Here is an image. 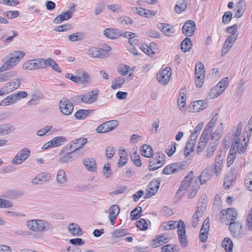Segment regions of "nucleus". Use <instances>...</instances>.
<instances>
[{
  "instance_id": "obj_57",
  "label": "nucleus",
  "mask_w": 252,
  "mask_h": 252,
  "mask_svg": "<svg viewBox=\"0 0 252 252\" xmlns=\"http://www.w3.org/2000/svg\"><path fill=\"white\" fill-rule=\"evenodd\" d=\"M136 226L141 230H146L148 227V224L145 220L143 219H140L139 220L136 222Z\"/></svg>"
},
{
  "instance_id": "obj_9",
  "label": "nucleus",
  "mask_w": 252,
  "mask_h": 252,
  "mask_svg": "<svg viewBox=\"0 0 252 252\" xmlns=\"http://www.w3.org/2000/svg\"><path fill=\"white\" fill-rule=\"evenodd\" d=\"M59 108L63 114L69 115L73 112L74 106L69 100L63 97L60 101Z\"/></svg>"
},
{
  "instance_id": "obj_58",
  "label": "nucleus",
  "mask_w": 252,
  "mask_h": 252,
  "mask_svg": "<svg viewBox=\"0 0 252 252\" xmlns=\"http://www.w3.org/2000/svg\"><path fill=\"white\" fill-rule=\"evenodd\" d=\"M204 101L202 100H197L193 102V109L194 111H199L204 109Z\"/></svg>"
},
{
  "instance_id": "obj_36",
  "label": "nucleus",
  "mask_w": 252,
  "mask_h": 252,
  "mask_svg": "<svg viewBox=\"0 0 252 252\" xmlns=\"http://www.w3.org/2000/svg\"><path fill=\"white\" fill-rule=\"evenodd\" d=\"M14 130V127L8 124L0 125V135H7Z\"/></svg>"
},
{
  "instance_id": "obj_2",
  "label": "nucleus",
  "mask_w": 252,
  "mask_h": 252,
  "mask_svg": "<svg viewBox=\"0 0 252 252\" xmlns=\"http://www.w3.org/2000/svg\"><path fill=\"white\" fill-rule=\"evenodd\" d=\"M23 51H15L8 55L9 59L0 67V72H3L14 67L24 57Z\"/></svg>"
},
{
  "instance_id": "obj_24",
  "label": "nucleus",
  "mask_w": 252,
  "mask_h": 252,
  "mask_svg": "<svg viewBox=\"0 0 252 252\" xmlns=\"http://www.w3.org/2000/svg\"><path fill=\"white\" fill-rule=\"evenodd\" d=\"M73 11V10L69 9L67 11L62 13L55 18L53 22L57 24H60L63 21L70 19L72 16Z\"/></svg>"
},
{
  "instance_id": "obj_42",
  "label": "nucleus",
  "mask_w": 252,
  "mask_h": 252,
  "mask_svg": "<svg viewBox=\"0 0 252 252\" xmlns=\"http://www.w3.org/2000/svg\"><path fill=\"white\" fill-rule=\"evenodd\" d=\"M155 157L157 158H158V160L157 162V164H158V166H157L156 167L154 166V167H152V169H157L160 167L165 163V155L162 153L158 152L155 154Z\"/></svg>"
},
{
  "instance_id": "obj_33",
  "label": "nucleus",
  "mask_w": 252,
  "mask_h": 252,
  "mask_svg": "<svg viewBox=\"0 0 252 252\" xmlns=\"http://www.w3.org/2000/svg\"><path fill=\"white\" fill-rule=\"evenodd\" d=\"M195 143L196 141H193V140L189 139L184 150V153L185 157H188L190 152L194 151Z\"/></svg>"
},
{
  "instance_id": "obj_5",
  "label": "nucleus",
  "mask_w": 252,
  "mask_h": 252,
  "mask_svg": "<svg viewBox=\"0 0 252 252\" xmlns=\"http://www.w3.org/2000/svg\"><path fill=\"white\" fill-rule=\"evenodd\" d=\"M205 70L201 62L196 63L195 68V82L197 87L200 88L204 83Z\"/></svg>"
},
{
  "instance_id": "obj_51",
  "label": "nucleus",
  "mask_w": 252,
  "mask_h": 252,
  "mask_svg": "<svg viewBox=\"0 0 252 252\" xmlns=\"http://www.w3.org/2000/svg\"><path fill=\"white\" fill-rule=\"evenodd\" d=\"M207 200L206 196L203 195L199 199L198 204L197 207L196 211H201L202 208H204V211L206 209Z\"/></svg>"
},
{
  "instance_id": "obj_29",
  "label": "nucleus",
  "mask_w": 252,
  "mask_h": 252,
  "mask_svg": "<svg viewBox=\"0 0 252 252\" xmlns=\"http://www.w3.org/2000/svg\"><path fill=\"white\" fill-rule=\"evenodd\" d=\"M221 246L224 249L225 252H232L233 244L229 238H225L221 242Z\"/></svg>"
},
{
  "instance_id": "obj_27",
  "label": "nucleus",
  "mask_w": 252,
  "mask_h": 252,
  "mask_svg": "<svg viewBox=\"0 0 252 252\" xmlns=\"http://www.w3.org/2000/svg\"><path fill=\"white\" fill-rule=\"evenodd\" d=\"M83 162L88 170L91 172H94L96 171V163L95 161L94 158H89L84 159Z\"/></svg>"
},
{
  "instance_id": "obj_35",
  "label": "nucleus",
  "mask_w": 252,
  "mask_h": 252,
  "mask_svg": "<svg viewBox=\"0 0 252 252\" xmlns=\"http://www.w3.org/2000/svg\"><path fill=\"white\" fill-rule=\"evenodd\" d=\"M125 82V79L121 76L116 77L112 81L111 88L113 90L121 88Z\"/></svg>"
},
{
  "instance_id": "obj_14",
  "label": "nucleus",
  "mask_w": 252,
  "mask_h": 252,
  "mask_svg": "<svg viewBox=\"0 0 252 252\" xmlns=\"http://www.w3.org/2000/svg\"><path fill=\"white\" fill-rule=\"evenodd\" d=\"M172 74L171 69L170 67H166L157 75V79L162 85L167 84Z\"/></svg>"
},
{
  "instance_id": "obj_59",
  "label": "nucleus",
  "mask_w": 252,
  "mask_h": 252,
  "mask_svg": "<svg viewBox=\"0 0 252 252\" xmlns=\"http://www.w3.org/2000/svg\"><path fill=\"white\" fill-rule=\"evenodd\" d=\"M118 21L122 25H131L133 23L132 19L128 17L122 16L118 19Z\"/></svg>"
},
{
  "instance_id": "obj_28",
  "label": "nucleus",
  "mask_w": 252,
  "mask_h": 252,
  "mask_svg": "<svg viewBox=\"0 0 252 252\" xmlns=\"http://www.w3.org/2000/svg\"><path fill=\"white\" fill-rule=\"evenodd\" d=\"M68 229L70 233L74 236H81L82 234V230L79 226L75 223H70Z\"/></svg>"
},
{
  "instance_id": "obj_19",
  "label": "nucleus",
  "mask_w": 252,
  "mask_h": 252,
  "mask_svg": "<svg viewBox=\"0 0 252 252\" xmlns=\"http://www.w3.org/2000/svg\"><path fill=\"white\" fill-rule=\"evenodd\" d=\"M158 28L167 36H172L175 33L174 27L166 23H160L157 25Z\"/></svg>"
},
{
  "instance_id": "obj_46",
  "label": "nucleus",
  "mask_w": 252,
  "mask_h": 252,
  "mask_svg": "<svg viewBox=\"0 0 252 252\" xmlns=\"http://www.w3.org/2000/svg\"><path fill=\"white\" fill-rule=\"evenodd\" d=\"M176 221L170 220L163 222L161 226L165 230H170L175 229L176 228H177V224H176Z\"/></svg>"
},
{
  "instance_id": "obj_52",
  "label": "nucleus",
  "mask_w": 252,
  "mask_h": 252,
  "mask_svg": "<svg viewBox=\"0 0 252 252\" xmlns=\"http://www.w3.org/2000/svg\"><path fill=\"white\" fill-rule=\"evenodd\" d=\"M130 157L131 160L136 166L140 167L141 166L142 162L141 160L140 157L137 153V152H134L131 155Z\"/></svg>"
},
{
  "instance_id": "obj_50",
  "label": "nucleus",
  "mask_w": 252,
  "mask_h": 252,
  "mask_svg": "<svg viewBox=\"0 0 252 252\" xmlns=\"http://www.w3.org/2000/svg\"><path fill=\"white\" fill-rule=\"evenodd\" d=\"M78 73L79 74L78 77V83H81L82 84L87 83L88 82L89 78L88 74L84 71L78 70Z\"/></svg>"
},
{
  "instance_id": "obj_55",
  "label": "nucleus",
  "mask_w": 252,
  "mask_h": 252,
  "mask_svg": "<svg viewBox=\"0 0 252 252\" xmlns=\"http://www.w3.org/2000/svg\"><path fill=\"white\" fill-rule=\"evenodd\" d=\"M242 127V123L240 122L237 126L235 133L234 134V139H242L243 138V142L245 141V138L243 136H241Z\"/></svg>"
},
{
  "instance_id": "obj_11",
  "label": "nucleus",
  "mask_w": 252,
  "mask_h": 252,
  "mask_svg": "<svg viewBox=\"0 0 252 252\" xmlns=\"http://www.w3.org/2000/svg\"><path fill=\"white\" fill-rule=\"evenodd\" d=\"M229 225L231 233L234 238L239 239L243 236V226L241 223L238 221L231 222Z\"/></svg>"
},
{
  "instance_id": "obj_34",
  "label": "nucleus",
  "mask_w": 252,
  "mask_h": 252,
  "mask_svg": "<svg viewBox=\"0 0 252 252\" xmlns=\"http://www.w3.org/2000/svg\"><path fill=\"white\" fill-rule=\"evenodd\" d=\"M228 85V78L225 77L220 81L215 87L220 92L221 94L226 90Z\"/></svg>"
},
{
  "instance_id": "obj_40",
  "label": "nucleus",
  "mask_w": 252,
  "mask_h": 252,
  "mask_svg": "<svg viewBox=\"0 0 252 252\" xmlns=\"http://www.w3.org/2000/svg\"><path fill=\"white\" fill-rule=\"evenodd\" d=\"M17 102L13 94L3 98L0 103L1 106H8Z\"/></svg>"
},
{
  "instance_id": "obj_15",
  "label": "nucleus",
  "mask_w": 252,
  "mask_h": 252,
  "mask_svg": "<svg viewBox=\"0 0 252 252\" xmlns=\"http://www.w3.org/2000/svg\"><path fill=\"white\" fill-rule=\"evenodd\" d=\"M87 142L86 138H79L71 141L67 145V149L72 152H75L81 148Z\"/></svg>"
},
{
  "instance_id": "obj_30",
  "label": "nucleus",
  "mask_w": 252,
  "mask_h": 252,
  "mask_svg": "<svg viewBox=\"0 0 252 252\" xmlns=\"http://www.w3.org/2000/svg\"><path fill=\"white\" fill-rule=\"evenodd\" d=\"M141 151L142 155L145 157L150 158L154 155L152 148L149 145H143L141 148Z\"/></svg>"
},
{
  "instance_id": "obj_23",
  "label": "nucleus",
  "mask_w": 252,
  "mask_h": 252,
  "mask_svg": "<svg viewBox=\"0 0 252 252\" xmlns=\"http://www.w3.org/2000/svg\"><path fill=\"white\" fill-rule=\"evenodd\" d=\"M120 212L119 207L117 205H112L109 209V218L110 223L114 225L115 223V220L117 219V216Z\"/></svg>"
},
{
  "instance_id": "obj_20",
  "label": "nucleus",
  "mask_w": 252,
  "mask_h": 252,
  "mask_svg": "<svg viewBox=\"0 0 252 252\" xmlns=\"http://www.w3.org/2000/svg\"><path fill=\"white\" fill-rule=\"evenodd\" d=\"M103 35L111 39H117L122 35V33L118 29L108 28L103 31Z\"/></svg>"
},
{
  "instance_id": "obj_44",
  "label": "nucleus",
  "mask_w": 252,
  "mask_h": 252,
  "mask_svg": "<svg viewBox=\"0 0 252 252\" xmlns=\"http://www.w3.org/2000/svg\"><path fill=\"white\" fill-rule=\"evenodd\" d=\"M84 34L82 32L73 33L68 36V39L72 42L82 40L84 38Z\"/></svg>"
},
{
  "instance_id": "obj_17",
  "label": "nucleus",
  "mask_w": 252,
  "mask_h": 252,
  "mask_svg": "<svg viewBox=\"0 0 252 252\" xmlns=\"http://www.w3.org/2000/svg\"><path fill=\"white\" fill-rule=\"evenodd\" d=\"M196 30V26L194 21L188 20L182 27L183 33L187 36H191Z\"/></svg>"
},
{
  "instance_id": "obj_62",
  "label": "nucleus",
  "mask_w": 252,
  "mask_h": 252,
  "mask_svg": "<svg viewBox=\"0 0 252 252\" xmlns=\"http://www.w3.org/2000/svg\"><path fill=\"white\" fill-rule=\"evenodd\" d=\"M14 75L12 71L7 72L0 76V82H5L13 77Z\"/></svg>"
},
{
  "instance_id": "obj_7",
  "label": "nucleus",
  "mask_w": 252,
  "mask_h": 252,
  "mask_svg": "<svg viewBox=\"0 0 252 252\" xmlns=\"http://www.w3.org/2000/svg\"><path fill=\"white\" fill-rule=\"evenodd\" d=\"M99 91L94 90L88 92L83 95L77 96L78 101L79 103L83 102L85 104H90L95 102L98 98Z\"/></svg>"
},
{
  "instance_id": "obj_43",
  "label": "nucleus",
  "mask_w": 252,
  "mask_h": 252,
  "mask_svg": "<svg viewBox=\"0 0 252 252\" xmlns=\"http://www.w3.org/2000/svg\"><path fill=\"white\" fill-rule=\"evenodd\" d=\"M56 180L58 184H63L66 183L67 178L65 171L63 169H60L57 174Z\"/></svg>"
},
{
  "instance_id": "obj_49",
  "label": "nucleus",
  "mask_w": 252,
  "mask_h": 252,
  "mask_svg": "<svg viewBox=\"0 0 252 252\" xmlns=\"http://www.w3.org/2000/svg\"><path fill=\"white\" fill-rule=\"evenodd\" d=\"M54 147H58L63 144L66 141V138L64 136H57L51 140Z\"/></svg>"
},
{
  "instance_id": "obj_60",
  "label": "nucleus",
  "mask_w": 252,
  "mask_h": 252,
  "mask_svg": "<svg viewBox=\"0 0 252 252\" xmlns=\"http://www.w3.org/2000/svg\"><path fill=\"white\" fill-rule=\"evenodd\" d=\"M232 13L230 11L225 12L222 16V23L224 24H228L232 18Z\"/></svg>"
},
{
  "instance_id": "obj_37",
  "label": "nucleus",
  "mask_w": 252,
  "mask_h": 252,
  "mask_svg": "<svg viewBox=\"0 0 252 252\" xmlns=\"http://www.w3.org/2000/svg\"><path fill=\"white\" fill-rule=\"evenodd\" d=\"M199 186L200 185L198 182L197 180H196L195 181V183L192 184V186H190L191 188L187 189L189 190V197L190 198H192L195 196L196 192L199 188Z\"/></svg>"
},
{
  "instance_id": "obj_26",
  "label": "nucleus",
  "mask_w": 252,
  "mask_h": 252,
  "mask_svg": "<svg viewBox=\"0 0 252 252\" xmlns=\"http://www.w3.org/2000/svg\"><path fill=\"white\" fill-rule=\"evenodd\" d=\"M102 53L103 51L100 50V49L92 47L87 50V54L94 58H105L104 54Z\"/></svg>"
},
{
  "instance_id": "obj_16",
  "label": "nucleus",
  "mask_w": 252,
  "mask_h": 252,
  "mask_svg": "<svg viewBox=\"0 0 252 252\" xmlns=\"http://www.w3.org/2000/svg\"><path fill=\"white\" fill-rule=\"evenodd\" d=\"M238 36V33H233L226 39L221 49V56H224L228 53L232 47Z\"/></svg>"
},
{
  "instance_id": "obj_31",
  "label": "nucleus",
  "mask_w": 252,
  "mask_h": 252,
  "mask_svg": "<svg viewBox=\"0 0 252 252\" xmlns=\"http://www.w3.org/2000/svg\"><path fill=\"white\" fill-rule=\"evenodd\" d=\"M204 213V208H202L201 211H196L193 214L192 217V226L193 227H196L198 223L199 219L201 217Z\"/></svg>"
},
{
  "instance_id": "obj_63",
  "label": "nucleus",
  "mask_w": 252,
  "mask_h": 252,
  "mask_svg": "<svg viewBox=\"0 0 252 252\" xmlns=\"http://www.w3.org/2000/svg\"><path fill=\"white\" fill-rule=\"evenodd\" d=\"M98 133H105L109 132V128L107 122L100 125L96 129Z\"/></svg>"
},
{
  "instance_id": "obj_39",
  "label": "nucleus",
  "mask_w": 252,
  "mask_h": 252,
  "mask_svg": "<svg viewBox=\"0 0 252 252\" xmlns=\"http://www.w3.org/2000/svg\"><path fill=\"white\" fill-rule=\"evenodd\" d=\"M74 152L71 151L70 152L67 153L65 155H63L64 151L61 150L59 153V157H60V161L62 163H66L69 162L72 158V154Z\"/></svg>"
},
{
  "instance_id": "obj_48",
  "label": "nucleus",
  "mask_w": 252,
  "mask_h": 252,
  "mask_svg": "<svg viewBox=\"0 0 252 252\" xmlns=\"http://www.w3.org/2000/svg\"><path fill=\"white\" fill-rule=\"evenodd\" d=\"M137 12L140 15L143 16L146 18H149L151 16H155L156 14V12L150 11L148 10H146L143 8H139V9H137Z\"/></svg>"
},
{
  "instance_id": "obj_6",
  "label": "nucleus",
  "mask_w": 252,
  "mask_h": 252,
  "mask_svg": "<svg viewBox=\"0 0 252 252\" xmlns=\"http://www.w3.org/2000/svg\"><path fill=\"white\" fill-rule=\"evenodd\" d=\"M178 239L181 247L185 248L188 245V242L186 231V225L182 220L177 223Z\"/></svg>"
},
{
  "instance_id": "obj_32",
  "label": "nucleus",
  "mask_w": 252,
  "mask_h": 252,
  "mask_svg": "<svg viewBox=\"0 0 252 252\" xmlns=\"http://www.w3.org/2000/svg\"><path fill=\"white\" fill-rule=\"evenodd\" d=\"M192 46V41L189 37H186L181 43V49L184 52L189 51Z\"/></svg>"
},
{
  "instance_id": "obj_10",
  "label": "nucleus",
  "mask_w": 252,
  "mask_h": 252,
  "mask_svg": "<svg viewBox=\"0 0 252 252\" xmlns=\"http://www.w3.org/2000/svg\"><path fill=\"white\" fill-rule=\"evenodd\" d=\"M242 139H233V141L230 149V152L241 155L244 153L247 146V143L243 144Z\"/></svg>"
},
{
  "instance_id": "obj_64",
  "label": "nucleus",
  "mask_w": 252,
  "mask_h": 252,
  "mask_svg": "<svg viewBox=\"0 0 252 252\" xmlns=\"http://www.w3.org/2000/svg\"><path fill=\"white\" fill-rule=\"evenodd\" d=\"M246 221L248 229L252 231V208L249 212Z\"/></svg>"
},
{
  "instance_id": "obj_56",
  "label": "nucleus",
  "mask_w": 252,
  "mask_h": 252,
  "mask_svg": "<svg viewBox=\"0 0 252 252\" xmlns=\"http://www.w3.org/2000/svg\"><path fill=\"white\" fill-rule=\"evenodd\" d=\"M142 211V208L141 207H137L134 210H133L130 215V218L131 220H135L138 218L140 213Z\"/></svg>"
},
{
  "instance_id": "obj_21",
  "label": "nucleus",
  "mask_w": 252,
  "mask_h": 252,
  "mask_svg": "<svg viewBox=\"0 0 252 252\" xmlns=\"http://www.w3.org/2000/svg\"><path fill=\"white\" fill-rule=\"evenodd\" d=\"M51 175L50 174L42 173L37 175L32 180V183L33 185L43 184L50 180Z\"/></svg>"
},
{
  "instance_id": "obj_4",
  "label": "nucleus",
  "mask_w": 252,
  "mask_h": 252,
  "mask_svg": "<svg viewBox=\"0 0 252 252\" xmlns=\"http://www.w3.org/2000/svg\"><path fill=\"white\" fill-rule=\"evenodd\" d=\"M222 216L220 217V220L222 223L226 225H230L231 222H234L237 218L238 213L237 210L233 208L222 210L221 211Z\"/></svg>"
},
{
  "instance_id": "obj_25",
  "label": "nucleus",
  "mask_w": 252,
  "mask_h": 252,
  "mask_svg": "<svg viewBox=\"0 0 252 252\" xmlns=\"http://www.w3.org/2000/svg\"><path fill=\"white\" fill-rule=\"evenodd\" d=\"M21 85V80L18 78L12 79L10 82L6 84V93H11L17 89Z\"/></svg>"
},
{
  "instance_id": "obj_41",
  "label": "nucleus",
  "mask_w": 252,
  "mask_h": 252,
  "mask_svg": "<svg viewBox=\"0 0 252 252\" xmlns=\"http://www.w3.org/2000/svg\"><path fill=\"white\" fill-rule=\"evenodd\" d=\"M90 113V110L80 109L76 112L74 117L78 120L85 119Z\"/></svg>"
},
{
  "instance_id": "obj_3",
  "label": "nucleus",
  "mask_w": 252,
  "mask_h": 252,
  "mask_svg": "<svg viewBox=\"0 0 252 252\" xmlns=\"http://www.w3.org/2000/svg\"><path fill=\"white\" fill-rule=\"evenodd\" d=\"M27 225L29 229L35 232L47 231L52 227L50 222L43 220H29Z\"/></svg>"
},
{
  "instance_id": "obj_12",
  "label": "nucleus",
  "mask_w": 252,
  "mask_h": 252,
  "mask_svg": "<svg viewBox=\"0 0 252 252\" xmlns=\"http://www.w3.org/2000/svg\"><path fill=\"white\" fill-rule=\"evenodd\" d=\"M186 165L182 162H176L165 166L163 169L164 174H171L178 172L181 170L186 168Z\"/></svg>"
},
{
  "instance_id": "obj_22",
  "label": "nucleus",
  "mask_w": 252,
  "mask_h": 252,
  "mask_svg": "<svg viewBox=\"0 0 252 252\" xmlns=\"http://www.w3.org/2000/svg\"><path fill=\"white\" fill-rule=\"evenodd\" d=\"M214 173L213 169L212 168H206L203 171L200 175L198 177L199 185L203 184L209 180L212 177Z\"/></svg>"
},
{
  "instance_id": "obj_47",
  "label": "nucleus",
  "mask_w": 252,
  "mask_h": 252,
  "mask_svg": "<svg viewBox=\"0 0 252 252\" xmlns=\"http://www.w3.org/2000/svg\"><path fill=\"white\" fill-rule=\"evenodd\" d=\"M13 34L12 35L9 36L8 37H6L7 34H6L5 33H3L1 36L0 38V40L6 43H8L10 42H11L13 40L14 37H16L18 36V32H17L12 31Z\"/></svg>"
},
{
  "instance_id": "obj_1",
  "label": "nucleus",
  "mask_w": 252,
  "mask_h": 252,
  "mask_svg": "<svg viewBox=\"0 0 252 252\" xmlns=\"http://www.w3.org/2000/svg\"><path fill=\"white\" fill-rule=\"evenodd\" d=\"M48 66L52 67L56 71L61 72L58 65L51 58L47 59L40 58L29 60L23 64L22 68L27 70H32L45 68Z\"/></svg>"
},
{
  "instance_id": "obj_38",
  "label": "nucleus",
  "mask_w": 252,
  "mask_h": 252,
  "mask_svg": "<svg viewBox=\"0 0 252 252\" xmlns=\"http://www.w3.org/2000/svg\"><path fill=\"white\" fill-rule=\"evenodd\" d=\"M119 154L120 155V159L118 162V166L119 167H121L127 163V155L125 150L119 151Z\"/></svg>"
},
{
  "instance_id": "obj_18",
  "label": "nucleus",
  "mask_w": 252,
  "mask_h": 252,
  "mask_svg": "<svg viewBox=\"0 0 252 252\" xmlns=\"http://www.w3.org/2000/svg\"><path fill=\"white\" fill-rule=\"evenodd\" d=\"M193 172H189L188 174L185 177L184 180L182 181L181 186H180L177 193L179 192L186 190L187 189L191 188L192 183H195V182L192 181L193 177Z\"/></svg>"
},
{
  "instance_id": "obj_54",
  "label": "nucleus",
  "mask_w": 252,
  "mask_h": 252,
  "mask_svg": "<svg viewBox=\"0 0 252 252\" xmlns=\"http://www.w3.org/2000/svg\"><path fill=\"white\" fill-rule=\"evenodd\" d=\"M127 234V232L126 229H117L112 233V237L116 238L125 236Z\"/></svg>"
},
{
  "instance_id": "obj_53",
  "label": "nucleus",
  "mask_w": 252,
  "mask_h": 252,
  "mask_svg": "<svg viewBox=\"0 0 252 252\" xmlns=\"http://www.w3.org/2000/svg\"><path fill=\"white\" fill-rule=\"evenodd\" d=\"M245 184L250 191H252V172L248 173L245 179Z\"/></svg>"
},
{
  "instance_id": "obj_45",
  "label": "nucleus",
  "mask_w": 252,
  "mask_h": 252,
  "mask_svg": "<svg viewBox=\"0 0 252 252\" xmlns=\"http://www.w3.org/2000/svg\"><path fill=\"white\" fill-rule=\"evenodd\" d=\"M187 4L185 0H179L175 6V11L177 13H180L187 8Z\"/></svg>"
},
{
  "instance_id": "obj_13",
  "label": "nucleus",
  "mask_w": 252,
  "mask_h": 252,
  "mask_svg": "<svg viewBox=\"0 0 252 252\" xmlns=\"http://www.w3.org/2000/svg\"><path fill=\"white\" fill-rule=\"evenodd\" d=\"M160 182L158 179L153 180L147 187L144 198H150L153 196L158 190Z\"/></svg>"
},
{
  "instance_id": "obj_61",
  "label": "nucleus",
  "mask_w": 252,
  "mask_h": 252,
  "mask_svg": "<svg viewBox=\"0 0 252 252\" xmlns=\"http://www.w3.org/2000/svg\"><path fill=\"white\" fill-rule=\"evenodd\" d=\"M3 213L6 216L10 218L23 217L24 216V214L22 213L18 212L5 210Z\"/></svg>"
},
{
  "instance_id": "obj_8",
  "label": "nucleus",
  "mask_w": 252,
  "mask_h": 252,
  "mask_svg": "<svg viewBox=\"0 0 252 252\" xmlns=\"http://www.w3.org/2000/svg\"><path fill=\"white\" fill-rule=\"evenodd\" d=\"M31 151L28 148H24L19 151L11 159L10 162L13 164L20 165L30 157Z\"/></svg>"
}]
</instances>
